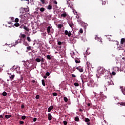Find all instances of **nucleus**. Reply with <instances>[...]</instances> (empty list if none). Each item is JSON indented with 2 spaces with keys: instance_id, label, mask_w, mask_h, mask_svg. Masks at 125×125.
I'll return each instance as SVG.
<instances>
[{
  "instance_id": "f257e3e1",
  "label": "nucleus",
  "mask_w": 125,
  "mask_h": 125,
  "mask_svg": "<svg viewBox=\"0 0 125 125\" xmlns=\"http://www.w3.org/2000/svg\"><path fill=\"white\" fill-rule=\"evenodd\" d=\"M109 85H114V82L109 78H105V83L104 85L105 87L106 86H109Z\"/></svg>"
},
{
  "instance_id": "f03ea898",
  "label": "nucleus",
  "mask_w": 125,
  "mask_h": 125,
  "mask_svg": "<svg viewBox=\"0 0 125 125\" xmlns=\"http://www.w3.org/2000/svg\"><path fill=\"white\" fill-rule=\"evenodd\" d=\"M100 99L101 100H104V99H105V98H107V97L106 96H104V95L102 94V93L101 92L100 93Z\"/></svg>"
},
{
  "instance_id": "7ed1b4c3",
  "label": "nucleus",
  "mask_w": 125,
  "mask_h": 125,
  "mask_svg": "<svg viewBox=\"0 0 125 125\" xmlns=\"http://www.w3.org/2000/svg\"><path fill=\"white\" fill-rule=\"evenodd\" d=\"M23 29L24 30H25V34L26 35H27V34H29V31H30V29L29 28L27 27V26H24L23 27Z\"/></svg>"
},
{
  "instance_id": "20e7f679",
  "label": "nucleus",
  "mask_w": 125,
  "mask_h": 125,
  "mask_svg": "<svg viewBox=\"0 0 125 125\" xmlns=\"http://www.w3.org/2000/svg\"><path fill=\"white\" fill-rule=\"evenodd\" d=\"M83 121L84 122H85V123H87V125H90L91 123L90 122V120L89 119H88V118H85V119L83 120Z\"/></svg>"
},
{
  "instance_id": "39448f33",
  "label": "nucleus",
  "mask_w": 125,
  "mask_h": 125,
  "mask_svg": "<svg viewBox=\"0 0 125 125\" xmlns=\"http://www.w3.org/2000/svg\"><path fill=\"white\" fill-rule=\"evenodd\" d=\"M64 34L66 36H68V37H71L72 35V33H71V31H68V30H65Z\"/></svg>"
},
{
  "instance_id": "423d86ee",
  "label": "nucleus",
  "mask_w": 125,
  "mask_h": 125,
  "mask_svg": "<svg viewBox=\"0 0 125 125\" xmlns=\"http://www.w3.org/2000/svg\"><path fill=\"white\" fill-rule=\"evenodd\" d=\"M77 70H78L80 73H83V69L82 68V66H79L78 67H76Z\"/></svg>"
},
{
  "instance_id": "0eeeda50",
  "label": "nucleus",
  "mask_w": 125,
  "mask_h": 125,
  "mask_svg": "<svg viewBox=\"0 0 125 125\" xmlns=\"http://www.w3.org/2000/svg\"><path fill=\"white\" fill-rule=\"evenodd\" d=\"M67 22L68 24L69 25L70 27H71V28H73V27H74V23H73V21H68Z\"/></svg>"
},
{
  "instance_id": "6e6552de",
  "label": "nucleus",
  "mask_w": 125,
  "mask_h": 125,
  "mask_svg": "<svg viewBox=\"0 0 125 125\" xmlns=\"http://www.w3.org/2000/svg\"><path fill=\"white\" fill-rule=\"evenodd\" d=\"M23 44L25 45V46H29V44L27 41H26V39H24L23 40Z\"/></svg>"
},
{
  "instance_id": "1a4fd4ad",
  "label": "nucleus",
  "mask_w": 125,
  "mask_h": 125,
  "mask_svg": "<svg viewBox=\"0 0 125 125\" xmlns=\"http://www.w3.org/2000/svg\"><path fill=\"white\" fill-rule=\"evenodd\" d=\"M20 17L21 18V20H20V23H23L24 22V19L23 18H24V17H25L24 16H23V15H21L20 16Z\"/></svg>"
},
{
  "instance_id": "9d476101",
  "label": "nucleus",
  "mask_w": 125,
  "mask_h": 125,
  "mask_svg": "<svg viewBox=\"0 0 125 125\" xmlns=\"http://www.w3.org/2000/svg\"><path fill=\"white\" fill-rule=\"evenodd\" d=\"M48 120L49 121H51L52 120V115H51V114L50 113L48 114Z\"/></svg>"
},
{
  "instance_id": "9b49d317",
  "label": "nucleus",
  "mask_w": 125,
  "mask_h": 125,
  "mask_svg": "<svg viewBox=\"0 0 125 125\" xmlns=\"http://www.w3.org/2000/svg\"><path fill=\"white\" fill-rule=\"evenodd\" d=\"M14 77H15V75L14 74H12L11 73L10 74V79L12 81L13 79H14Z\"/></svg>"
},
{
  "instance_id": "f8f14e48",
  "label": "nucleus",
  "mask_w": 125,
  "mask_h": 125,
  "mask_svg": "<svg viewBox=\"0 0 125 125\" xmlns=\"http://www.w3.org/2000/svg\"><path fill=\"white\" fill-rule=\"evenodd\" d=\"M82 78H83V79H84V80H85L86 81V80H87V78H88L87 74H83V75L82 76Z\"/></svg>"
},
{
  "instance_id": "ddd939ff",
  "label": "nucleus",
  "mask_w": 125,
  "mask_h": 125,
  "mask_svg": "<svg viewBox=\"0 0 125 125\" xmlns=\"http://www.w3.org/2000/svg\"><path fill=\"white\" fill-rule=\"evenodd\" d=\"M30 50H32V47L31 46L26 47V52H28V51H30Z\"/></svg>"
},
{
  "instance_id": "4468645a",
  "label": "nucleus",
  "mask_w": 125,
  "mask_h": 125,
  "mask_svg": "<svg viewBox=\"0 0 125 125\" xmlns=\"http://www.w3.org/2000/svg\"><path fill=\"white\" fill-rule=\"evenodd\" d=\"M21 38L23 39V41H24V40H25V38H26V34H21Z\"/></svg>"
},
{
  "instance_id": "2eb2a0df",
  "label": "nucleus",
  "mask_w": 125,
  "mask_h": 125,
  "mask_svg": "<svg viewBox=\"0 0 125 125\" xmlns=\"http://www.w3.org/2000/svg\"><path fill=\"white\" fill-rule=\"evenodd\" d=\"M121 88L122 93H123L124 95H125V88H124V87H121Z\"/></svg>"
},
{
  "instance_id": "dca6fc26",
  "label": "nucleus",
  "mask_w": 125,
  "mask_h": 125,
  "mask_svg": "<svg viewBox=\"0 0 125 125\" xmlns=\"http://www.w3.org/2000/svg\"><path fill=\"white\" fill-rule=\"evenodd\" d=\"M53 109V106L51 105L48 108V113H50V112H51V110Z\"/></svg>"
},
{
  "instance_id": "f3484780",
  "label": "nucleus",
  "mask_w": 125,
  "mask_h": 125,
  "mask_svg": "<svg viewBox=\"0 0 125 125\" xmlns=\"http://www.w3.org/2000/svg\"><path fill=\"white\" fill-rule=\"evenodd\" d=\"M125 43V38H122L121 41V44H124Z\"/></svg>"
},
{
  "instance_id": "a211bd4d",
  "label": "nucleus",
  "mask_w": 125,
  "mask_h": 125,
  "mask_svg": "<svg viewBox=\"0 0 125 125\" xmlns=\"http://www.w3.org/2000/svg\"><path fill=\"white\" fill-rule=\"evenodd\" d=\"M75 62L77 63H81V60L80 59L76 58L75 59Z\"/></svg>"
},
{
  "instance_id": "6ab92c4d",
  "label": "nucleus",
  "mask_w": 125,
  "mask_h": 125,
  "mask_svg": "<svg viewBox=\"0 0 125 125\" xmlns=\"http://www.w3.org/2000/svg\"><path fill=\"white\" fill-rule=\"evenodd\" d=\"M50 29H51V27L50 26H48L47 28V32L48 34H49L50 33Z\"/></svg>"
},
{
  "instance_id": "aec40b11",
  "label": "nucleus",
  "mask_w": 125,
  "mask_h": 125,
  "mask_svg": "<svg viewBox=\"0 0 125 125\" xmlns=\"http://www.w3.org/2000/svg\"><path fill=\"white\" fill-rule=\"evenodd\" d=\"M47 9H48V10H51V9H52V5H51V4L48 5L47 6Z\"/></svg>"
},
{
  "instance_id": "412c9836",
  "label": "nucleus",
  "mask_w": 125,
  "mask_h": 125,
  "mask_svg": "<svg viewBox=\"0 0 125 125\" xmlns=\"http://www.w3.org/2000/svg\"><path fill=\"white\" fill-rule=\"evenodd\" d=\"M26 40L28 42H32V40L31 39V38L29 36L26 37Z\"/></svg>"
},
{
  "instance_id": "4be33fe9",
  "label": "nucleus",
  "mask_w": 125,
  "mask_h": 125,
  "mask_svg": "<svg viewBox=\"0 0 125 125\" xmlns=\"http://www.w3.org/2000/svg\"><path fill=\"white\" fill-rule=\"evenodd\" d=\"M62 27H63V24H58V28H59V30H61V28H62Z\"/></svg>"
},
{
  "instance_id": "5701e85b",
  "label": "nucleus",
  "mask_w": 125,
  "mask_h": 125,
  "mask_svg": "<svg viewBox=\"0 0 125 125\" xmlns=\"http://www.w3.org/2000/svg\"><path fill=\"white\" fill-rule=\"evenodd\" d=\"M57 42L58 45H62V44H63V42L57 41Z\"/></svg>"
},
{
  "instance_id": "b1692460",
  "label": "nucleus",
  "mask_w": 125,
  "mask_h": 125,
  "mask_svg": "<svg viewBox=\"0 0 125 125\" xmlns=\"http://www.w3.org/2000/svg\"><path fill=\"white\" fill-rule=\"evenodd\" d=\"M63 100H64V102L67 103V102H68V98H67V97H64Z\"/></svg>"
},
{
  "instance_id": "393cba45",
  "label": "nucleus",
  "mask_w": 125,
  "mask_h": 125,
  "mask_svg": "<svg viewBox=\"0 0 125 125\" xmlns=\"http://www.w3.org/2000/svg\"><path fill=\"white\" fill-rule=\"evenodd\" d=\"M66 16H67V13H66L62 14V15H61L62 17H66Z\"/></svg>"
},
{
  "instance_id": "a878e982",
  "label": "nucleus",
  "mask_w": 125,
  "mask_h": 125,
  "mask_svg": "<svg viewBox=\"0 0 125 125\" xmlns=\"http://www.w3.org/2000/svg\"><path fill=\"white\" fill-rule=\"evenodd\" d=\"M74 120L75 122H79L80 118H79V117H75Z\"/></svg>"
},
{
  "instance_id": "bb28decb",
  "label": "nucleus",
  "mask_w": 125,
  "mask_h": 125,
  "mask_svg": "<svg viewBox=\"0 0 125 125\" xmlns=\"http://www.w3.org/2000/svg\"><path fill=\"white\" fill-rule=\"evenodd\" d=\"M12 116L11 115H6L5 116V118H6V119H9V118H11Z\"/></svg>"
},
{
  "instance_id": "cd10ccee",
  "label": "nucleus",
  "mask_w": 125,
  "mask_h": 125,
  "mask_svg": "<svg viewBox=\"0 0 125 125\" xmlns=\"http://www.w3.org/2000/svg\"><path fill=\"white\" fill-rule=\"evenodd\" d=\"M42 85H43V86H45V83L44 82V80H42Z\"/></svg>"
},
{
  "instance_id": "c85d7f7f",
  "label": "nucleus",
  "mask_w": 125,
  "mask_h": 125,
  "mask_svg": "<svg viewBox=\"0 0 125 125\" xmlns=\"http://www.w3.org/2000/svg\"><path fill=\"white\" fill-rule=\"evenodd\" d=\"M2 94L3 96H6V95H7V93H6V92H5V91H4V92H3Z\"/></svg>"
},
{
  "instance_id": "c756f323",
  "label": "nucleus",
  "mask_w": 125,
  "mask_h": 125,
  "mask_svg": "<svg viewBox=\"0 0 125 125\" xmlns=\"http://www.w3.org/2000/svg\"><path fill=\"white\" fill-rule=\"evenodd\" d=\"M47 59H48V60H51V57H50V55H47Z\"/></svg>"
},
{
  "instance_id": "7c9ffc66",
  "label": "nucleus",
  "mask_w": 125,
  "mask_h": 125,
  "mask_svg": "<svg viewBox=\"0 0 125 125\" xmlns=\"http://www.w3.org/2000/svg\"><path fill=\"white\" fill-rule=\"evenodd\" d=\"M35 61H36V62H41V59L36 58L35 59Z\"/></svg>"
},
{
  "instance_id": "2f4dec72",
  "label": "nucleus",
  "mask_w": 125,
  "mask_h": 125,
  "mask_svg": "<svg viewBox=\"0 0 125 125\" xmlns=\"http://www.w3.org/2000/svg\"><path fill=\"white\" fill-rule=\"evenodd\" d=\"M40 10V11H41V12H43V11H44L45 9H44V8H41Z\"/></svg>"
},
{
  "instance_id": "473e14b6",
  "label": "nucleus",
  "mask_w": 125,
  "mask_h": 125,
  "mask_svg": "<svg viewBox=\"0 0 125 125\" xmlns=\"http://www.w3.org/2000/svg\"><path fill=\"white\" fill-rule=\"evenodd\" d=\"M14 26H15V27H19L20 26V24L16 23L14 24Z\"/></svg>"
},
{
  "instance_id": "72a5a7b5",
  "label": "nucleus",
  "mask_w": 125,
  "mask_h": 125,
  "mask_svg": "<svg viewBox=\"0 0 125 125\" xmlns=\"http://www.w3.org/2000/svg\"><path fill=\"white\" fill-rule=\"evenodd\" d=\"M10 19H11L12 22H14L15 21L14 17H10Z\"/></svg>"
},
{
  "instance_id": "f704fd0d",
  "label": "nucleus",
  "mask_w": 125,
  "mask_h": 125,
  "mask_svg": "<svg viewBox=\"0 0 125 125\" xmlns=\"http://www.w3.org/2000/svg\"><path fill=\"white\" fill-rule=\"evenodd\" d=\"M15 22H16V23H18L19 22V19L16 18L15 19Z\"/></svg>"
},
{
  "instance_id": "c9c22d12",
  "label": "nucleus",
  "mask_w": 125,
  "mask_h": 125,
  "mask_svg": "<svg viewBox=\"0 0 125 125\" xmlns=\"http://www.w3.org/2000/svg\"><path fill=\"white\" fill-rule=\"evenodd\" d=\"M106 3H108V2H107V1H106L105 0H104V2L103 1V2H102V5H105V4H106Z\"/></svg>"
},
{
  "instance_id": "e433bc0d",
  "label": "nucleus",
  "mask_w": 125,
  "mask_h": 125,
  "mask_svg": "<svg viewBox=\"0 0 125 125\" xmlns=\"http://www.w3.org/2000/svg\"><path fill=\"white\" fill-rule=\"evenodd\" d=\"M74 85H75V86H79V83H74Z\"/></svg>"
},
{
  "instance_id": "4c0bfd02",
  "label": "nucleus",
  "mask_w": 125,
  "mask_h": 125,
  "mask_svg": "<svg viewBox=\"0 0 125 125\" xmlns=\"http://www.w3.org/2000/svg\"><path fill=\"white\" fill-rule=\"evenodd\" d=\"M79 32H80V33L81 34H83V28H81V29H80Z\"/></svg>"
},
{
  "instance_id": "58836bf2",
  "label": "nucleus",
  "mask_w": 125,
  "mask_h": 125,
  "mask_svg": "<svg viewBox=\"0 0 125 125\" xmlns=\"http://www.w3.org/2000/svg\"><path fill=\"white\" fill-rule=\"evenodd\" d=\"M53 2L54 4H56V5L58 4V2H57L56 0H54Z\"/></svg>"
},
{
  "instance_id": "ea45409f",
  "label": "nucleus",
  "mask_w": 125,
  "mask_h": 125,
  "mask_svg": "<svg viewBox=\"0 0 125 125\" xmlns=\"http://www.w3.org/2000/svg\"><path fill=\"white\" fill-rule=\"evenodd\" d=\"M40 1L43 3V4H44L45 3V0H40Z\"/></svg>"
},
{
  "instance_id": "a19ab883",
  "label": "nucleus",
  "mask_w": 125,
  "mask_h": 125,
  "mask_svg": "<svg viewBox=\"0 0 125 125\" xmlns=\"http://www.w3.org/2000/svg\"><path fill=\"white\" fill-rule=\"evenodd\" d=\"M63 124H64V125H67L68 124V122H67V121H64L63 122Z\"/></svg>"
},
{
  "instance_id": "79ce46f5",
  "label": "nucleus",
  "mask_w": 125,
  "mask_h": 125,
  "mask_svg": "<svg viewBox=\"0 0 125 125\" xmlns=\"http://www.w3.org/2000/svg\"><path fill=\"white\" fill-rule=\"evenodd\" d=\"M67 4L68 6V7H71V4L69 2V1H67Z\"/></svg>"
},
{
  "instance_id": "37998d69",
  "label": "nucleus",
  "mask_w": 125,
  "mask_h": 125,
  "mask_svg": "<svg viewBox=\"0 0 125 125\" xmlns=\"http://www.w3.org/2000/svg\"><path fill=\"white\" fill-rule=\"evenodd\" d=\"M52 94H53V96H57V95H58L57 93H56V92L53 93Z\"/></svg>"
},
{
  "instance_id": "c03bdc74",
  "label": "nucleus",
  "mask_w": 125,
  "mask_h": 125,
  "mask_svg": "<svg viewBox=\"0 0 125 125\" xmlns=\"http://www.w3.org/2000/svg\"><path fill=\"white\" fill-rule=\"evenodd\" d=\"M36 99H40V95H37L35 97Z\"/></svg>"
},
{
  "instance_id": "a18cd8bd",
  "label": "nucleus",
  "mask_w": 125,
  "mask_h": 125,
  "mask_svg": "<svg viewBox=\"0 0 125 125\" xmlns=\"http://www.w3.org/2000/svg\"><path fill=\"white\" fill-rule=\"evenodd\" d=\"M44 62V59H43V58H42L41 60V63H43Z\"/></svg>"
},
{
  "instance_id": "49530a36",
  "label": "nucleus",
  "mask_w": 125,
  "mask_h": 125,
  "mask_svg": "<svg viewBox=\"0 0 125 125\" xmlns=\"http://www.w3.org/2000/svg\"><path fill=\"white\" fill-rule=\"evenodd\" d=\"M45 75L47 77H49V76L50 75V73H49V72H47L46 73Z\"/></svg>"
},
{
  "instance_id": "de8ad7c7",
  "label": "nucleus",
  "mask_w": 125,
  "mask_h": 125,
  "mask_svg": "<svg viewBox=\"0 0 125 125\" xmlns=\"http://www.w3.org/2000/svg\"><path fill=\"white\" fill-rule=\"evenodd\" d=\"M21 119H22V120H25V119H26V116H21Z\"/></svg>"
},
{
  "instance_id": "09e8293b",
  "label": "nucleus",
  "mask_w": 125,
  "mask_h": 125,
  "mask_svg": "<svg viewBox=\"0 0 125 125\" xmlns=\"http://www.w3.org/2000/svg\"><path fill=\"white\" fill-rule=\"evenodd\" d=\"M24 24H22L20 27V29H24Z\"/></svg>"
},
{
  "instance_id": "8fccbe9b",
  "label": "nucleus",
  "mask_w": 125,
  "mask_h": 125,
  "mask_svg": "<svg viewBox=\"0 0 125 125\" xmlns=\"http://www.w3.org/2000/svg\"><path fill=\"white\" fill-rule=\"evenodd\" d=\"M120 105H122V106H125V103H121L120 104Z\"/></svg>"
},
{
  "instance_id": "3c124183",
  "label": "nucleus",
  "mask_w": 125,
  "mask_h": 125,
  "mask_svg": "<svg viewBox=\"0 0 125 125\" xmlns=\"http://www.w3.org/2000/svg\"><path fill=\"white\" fill-rule=\"evenodd\" d=\"M21 109H24L25 108V105L24 104H22L21 105Z\"/></svg>"
},
{
  "instance_id": "603ef678",
  "label": "nucleus",
  "mask_w": 125,
  "mask_h": 125,
  "mask_svg": "<svg viewBox=\"0 0 125 125\" xmlns=\"http://www.w3.org/2000/svg\"><path fill=\"white\" fill-rule=\"evenodd\" d=\"M20 124L21 125H23V124H24V121H20Z\"/></svg>"
},
{
  "instance_id": "864d4df0",
  "label": "nucleus",
  "mask_w": 125,
  "mask_h": 125,
  "mask_svg": "<svg viewBox=\"0 0 125 125\" xmlns=\"http://www.w3.org/2000/svg\"><path fill=\"white\" fill-rule=\"evenodd\" d=\"M33 122H37V118H33Z\"/></svg>"
},
{
  "instance_id": "5fc2aeb1",
  "label": "nucleus",
  "mask_w": 125,
  "mask_h": 125,
  "mask_svg": "<svg viewBox=\"0 0 125 125\" xmlns=\"http://www.w3.org/2000/svg\"><path fill=\"white\" fill-rule=\"evenodd\" d=\"M71 76L72 77V78H76V75H75V74H71Z\"/></svg>"
},
{
  "instance_id": "6e6d98bb",
  "label": "nucleus",
  "mask_w": 125,
  "mask_h": 125,
  "mask_svg": "<svg viewBox=\"0 0 125 125\" xmlns=\"http://www.w3.org/2000/svg\"><path fill=\"white\" fill-rule=\"evenodd\" d=\"M112 74L113 75V76H115V75H116V72H112Z\"/></svg>"
},
{
  "instance_id": "4d7b16f0",
  "label": "nucleus",
  "mask_w": 125,
  "mask_h": 125,
  "mask_svg": "<svg viewBox=\"0 0 125 125\" xmlns=\"http://www.w3.org/2000/svg\"><path fill=\"white\" fill-rule=\"evenodd\" d=\"M79 111H80V112H83V109H82L81 108H80Z\"/></svg>"
},
{
  "instance_id": "13d9d810",
  "label": "nucleus",
  "mask_w": 125,
  "mask_h": 125,
  "mask_svg": "<svg viewBox=\"0 0 125 125\" xmlns=\"http://www.w3.org/2000/svg\"><path fill=\"white\" fill-rule=\"evenodd\" d=\"M47 78V76L46 75H44L43 76V79H46Z\"/></svg>"
},
{
  "instance_id": "bf43d9fd",
  "label": "nucleus",
  "mask_w": 125,
  "mask_h": 125,
  "mask_svg": "<svg viewBox=\"0 0 125 125\" xmlns=\"http://www.w3.org/2000/svg\"><path fill=\"white\" fill-rule=\"evenodd\" d=\"M15 43H16V44H18V43H19L18 41H16Z\"/></svg>"
},
{
  "instance_id": "052dcab7",
  "label": "nucleus",
  "mask_w": 125,
  "mask_h": 125,
  "mask_svg": "<svg viewBox=\"0 0 125 125\" xmlns=\"http://www.w3.org/2000/svg\"><path fill=\"white\" fill-rule=\"evenodd\" d=\"M106 72L104 70V77H106Z\"/></svg>"
},
{
  "instance_id": "680f3d73",
  "label": "nucleus",
  "mask_w": 125,
  "mask_h": 125,
  "mask_svg": "<svg viewBox=\"0 0 125 125\" xmlns=\"http://www.w3.org/2000/svg\"><path fill=\"white\" fill-rule=\"evenodd\" d=\"M32 82L33 83H36V81H35V80H32Z\"/></svg>"
},
{
  "instance_id": "e2e57ef3",
  "label": "nucleus",
  "mask_w": 125,
  "mask_h": 125,
  "mask_svg": "<svg viewBox=\"0 0 125 125\" xmlns=\"http://www.w3.org/2000/svg\"><path fill=\"white\" fill-rule=\"evenodd\" d=\"M122 59H123V60H124V61H125V57H123V58H122Z\"/></svg>"
},
{
  "instance_id": "0e129e2a",
  "label": "nucleus",
  "mask_w": 125,
  "mask_h": 125,
  "mask_svg": "<svg viewBox=\"0 0 125 125\" xmlns=\"http://www.w3.org/2000/svg\"><path fill=\"white\" fill-rule=\"evenodd\" d=\"M87 106H90V104H89V103L87 104Z\"/></svg>"
},
{
  "instance_id": "69168bd1",
  "label": "nucleus",
  "mask_w": 125,
  "mask_h": 125,
  "mask_svg": "<svg viewBox=\"0 0 125 125\" xmlns=\"http://www.w3.org/2000/svg\"><path fill=\"white\" fill-rule=\"evenodd\" d=\"M0 118H3V117L2 116V115H0Z\"/></svg>"
},
{
  "instance_id": "338daca9",
  "label": "nucleus",
  "mask_w": 125,
  "mask_h": 125,
  "mask_svg": "<svg viewBox=\"0 0 125 125\" xmlns=\"http://www.w3.org/2000/svg\"><path fill=\"white\" fill-rule=\"evenodd\" d=\"M19 43H22V42L19 41Z\"/></svg>"
},
{
  "instance_id": "774afa93",
  "label": "nucleus",
  "mask_w": 125,
  "mask_h": 125,
  "mask_svg": "<svg viewBox=\"0 0 125 125\" xmlns=\"http://www.w3.org/2000/svg\"><path fill=\"white\" fill-rule=\"evenodd\" d=\"M59 48H62V46L60 45V46H59Z\"/></svg>"
}]
</instances>
